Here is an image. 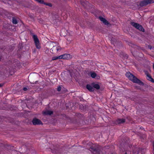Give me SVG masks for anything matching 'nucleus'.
Masks as SVG:
<instances>
[{"label":"nucleus","mask_w":154,"mask_h":154,"mask_svg":"<svg viewBox=\"0 0 154 154\" xmlns=\"http://www.w3.org/2000/svg\"><path fill=\"white\" fill-rule=\"evenodd\" d=\"M97 76L96 74L94 72H91V76L93 78H94Z\"/></svg>","instance_id":"f3484780"},{"label":"nucleus","mask_w":154,"mask_h":154,"mask_svg":"<svg viewBox=\"0 0 154 154\" xmlns=\"http://www.w3.org/2000/svg\"><path fill=\"white\" fill-rule=\"evenodd\" d=\"M61 56H59L58 57H52V60H56L58 59H61L62 58Z\"/></svg>","instance_id":"2eb2a0df"},{"label":"nucleus","mask_w":154,"mask_h":154,"mask_svg":"<svg viewBox=\"0 0 154 154\" xmlns=\"http://www.w3.org/2000/svg\"><path fill=\"white\" fill-rule=\"evenodd\" d=\"M111 154H113V153H112Z\"/></svg>","instance_id":"72a5a7b5"},{"label":"nucleus","mask_w":154,"mask_h":154,"mask_svg":"<svg viewBox=\"0 0 154 154\" xmlns=\"http://www.w3.org/2000/svg\"><path fill=\"white\" fill-rule=\"evenodd\" d=\"M68 119H69V118L68 117Z\"/></svg>","instance_id":"473e14b6"},{"label":"nucleus","mask_w":154,"mask_h":154,"mask_svg":"<svg viewBox=\"0 0 154 154\" xmlns=\"http://www.w3.org/2000/svg\"><path fill=\"white\" fill-rule=\"evenodd\" d=\"M60 56H61V57H62L61 59H66L67 58V54L60 55Z\"/></svg>","instance_id":"dca6fc26"},{"label":"nucleus","mask_w":154,"mask_h":154,"mask_svg":"<svg viewBox=\"0 0 154 154\" xmlns=\"http://www.w3.org/2000/svg\"><path fill=\"white\" fill-rule=\"evenodd\" d=\"M27 90V89L26 88H23V90L24 91H26Z\"/></svg>","instance_id":"5701e85b"},{"label":"nucleus","mask_w":154,"mask_h":154,"mask_svg":"<svg viewBox=\"0 0 154 154\" xmlns=\"http://www.w3.org/2000/svg\"><path fill=\"white\" fill-rule=\"evenodd\" d=\"M72 57V56L71 55H70L68 54V60L71 59Z\"/></svg>","instance_id":"aec40b11"},{"label":"nucleus","mask_w":154,"mask_h":154,"mask_svg":"<svg viewBox=\"0 0 154 154\" xmlns=\"http://www.w3.org/2000/svg\"><path fill=\"white\" fill-rule=\"evenodd\" d=\"M148 48L150 49H151V46L150 45H149L148 46Z\"/></svg>","instance_id":"393cba45"},{"label":"nucleus","mask_w":154,"mask_h":154,"mask_svg":"<svg viewBox=\"0 0 154 154\" xmlns=\"http://www.w3.org/2000/svg\"><path fill=\"white\" fill-rule=\"evenodd\" d=\"M152 0H144L140 2V5L141 7L146 6L149 4L152 3Z\"/></svg>","instance_id":"20e7f679"},{"label":"nucleus","mask_w":154,"mask_h":154,"mask_svg":"<svg viewBox=\"0 0 154 154\" xmlns=\"http://www.w3.org/2000/svg\"><path fill=\"white\" fill-rule=\"evenodd\" d=\"M99 19L101 21L103 22L105 25H107L109 24L108 22L106 20L105 18H103L102 17H99Z\"/></svg>","instance_id":"9d476101"},{"label":"nucleus","mask_w":154,"mask_h":154,"mask_svg":"<svg viewBox=\"0 0 154 154\" xmlns=\"http://www.w3.org/2000/svg\"><path fill=\"white\" fill-rule=\"evenodd\" d=\"M153 69L154 70V63L153 64Z\"/></svg>","instance_id":"cd10ccee"},{"label":"nucleus","mask_w":154,"mask_h":154,"mask_svg":"<svg viewBox=\"0 0 154 154\" xmlns=\"http://www.w3.org/2000/svg\"><path fill=\"white\" fill-rule=\"evenodd\" d=\"M55 152H56V153L57 152H56V151H55Z\"/></svg>","instance_id":"2f4dec72"},{"label":"nucleus","mask_w":154,"mask_h":154,"mask_svg":"<svg viewBox=\"0 0 154 154\" xmlns=\"http://www.w3.org/2000/svg\"><path fill=\"white\" fill-rule=\"evenodd\" d=\"M43 4L45 5H47L48 3L44 2L43 1Z\"/></svg>","instance_id":"a878e982"},{"label":"nucleus","mask_w":154,"mask_h":154,"mask_svg":"<svg viewBox=\"0 0 154 154\" xmlns=\"http://www.w3.org/2000/svg\"><path fill=\"white\" fill-rule=\"evenodd\" d=\"M131 24L133 27L143 32H144V29H143V27L139 23L134 22H132L131 23Z\"/></svg>","instance_id":"f03ea898"},{"label":"nucleus","mask_w":154,"mask_h":154,"mask_svg":"<svg viewBox=\"0 0 154 154\" xmlns=\"http://www.w3.org/2000/svg\"><path fill=\"white\" fill-rule=\"evenodd\" d=\"M89 150L93 153V154H100V150L98 147L92 146L89 149Z\"/></svg>","instance_id":"7ed1b4c3"},{"label":"nucleus","mask_w":154,"mask_h":154,"mask_svg":"<svg viewBox=\"0 0 154 154\" xmlns=\"http://www.w3.org/2000/svg\"><path fill=\"white\" fill-rule=\"evenodd\" d=\"M125 75L131 81L134 83H137L140 85H143V82L130 72H127Z\"/></svg>","instance_id":"f257e3e1"},{"label":"nucleus","mask_w":154,"mask_h":154,"mask_svg":"<svg viewBox=\"0 0 154 154\" xmlns=\"http://www.w3.org/2000/svg\"><path fill=\"white\" fill-rule=\"evenodd\" d=\"M93 85V87L97 90L99 89L100 88V86L98 84H95L94 83H92Z\"/></svg>","instance_id":"4468645a"},{"label":"nucleus","mask_w":154,"mask_h":154,"mask_svg":"<svg viewBox=\"0 0 154 154\" xmlns=\"http://www.w3.org/2000/svg\"><path fill=\"white\" fill-rule=\"evenodd\" d=\"M154 3V1H153V0L152 1V3Z\"/></svg>","instance_id":"bb28decb"},{"label":"nucleus","mask_w":154,"mask_h":154,"mask_svg":"<svg viewBox=\"0 0 154 154\" xmlns=\"http://www.w3.org/2000/svg\"><path fill=\"white\" fill-rule=\"evenodd\" d=\"M32 122L34 125H40L42 124L41 121L36 118L33 119L32 120Z\"/></svg>","instance_id":"423d86ee"},{"label":"nucleus","mask_w":154,"mask_h":154,"mask_svg":"<svg viewBox=\"0 0 154 154\" xmlns=\"http://www.w3.org/2000/svg\"><path fill=\"white\" fill-rule=\"evenodd\" d=\"M125 121V120L123 119H118L114 122V123L116 125L124 123Z\"/></svg>","instance_id":"0eeeda50"},{"label":"nucleus","mask_w":154,"mask_h":154,"mask_svg":"<svg viewBox=\"0 0 154 154\" xmlns=\"http://www.w3.org/2000/svg\"><path fill=\"white\" fill-rule=\"evenodd\" d=\"M3 85V84H0V87L2 86Z\"/></svg>","instance_id":"b1692460"},{"label":"nucleus","mask_w":154,"mask_h":154,"mask_svg":"<svg viewBox=\"0 0 154 154\" xmlns=\"http://www.w3.org/2000/svg\"><path fill=\"white\" fill-rule=\"evenodd\" d=\"M47 5L48 6H49L50 7H51L52 6V4L50 3L47 4Z\"/></svg>","instance_id":"4be33fe9"},{"label":"nucleus","mask_w":154,"mask_h":154,"mask_svg":"<svg viewBox=\"0 0 154 154\" xmlns=\"http://www.w3.org/2000/svg\"><path fill=\"white\" fill-rule=\"evenodd\" d=\"M124 154H128L127 152H125Z\"/></svg>","instance_id":"c756f323"},{"label":"nucleus","mask_w":154,"mask_h":154,"mask_svg":"<svg viewBox=\"0 0 154 154\" xmlns=\"http://www.w3.org/2000/svg\"><path fill=\"white\" fill-rule=\"evenodd\" d=\"M61 90V87L60 86H58L57 88V91H60Z\"/></svg>","instance_id":"412c9836"},{"label":"nucleus","mask_w":154,"mask_h":154,"mask_svg":"<svg viewBox=\"0 0 154 154\" xmlns=\"http://www.w3.org/2000/svg\"><path fill=\"white\" fill-rule=\"evenodd\" d=\"M139 152H138L137 153V154H139Z\"/></svg>","instance_id":"7c9ffc66"},{"label":"nucleus","mask_w":154,"mask_h":154,"mask_svg":"<svg viewBox=\"0 0 154 154\" xmlns=\"http://www.w3.org/2000/svg\"><path fill=\"white\" fill-rule=\"evenodd\" d=\"M35 0L40 3H43V0Z\"/></svg>","instance_id":"6ab92c4d"},{"label":"nucleus","mask_w":154,"mask_h":154,"mask_svg":"<svg viewBox=\"0 0 154 154\" xmlns=\"http://www.w3.org/2000/svg\"><path fill=\"white\" fill-rule=\"evenodd\" d=\"M43 114L45 115H50L53 113V112L50 110H47L43 112Z\"/></svg>","instance_id":"1a4fd4ad"},{"label":"nucleus","mask_w":154,"mask_h":154,"mask_svg":"<svg viewBox=\"0 0 154 154\" xmlns=\"http://www.w3.org/2000/svg\"><path fill=\"white\" fill-rule=\"evenodd\" d=\"M61 48L59 46H54L51 50L53 51L54 50H56L57 51H60L61 50Z\"/></svg>","instance_id":"f8f14e48"},{"label":"nucleus","mask_w":154,"mask_h":154,"mask_svg":"<svg viewBox=\"0 0 154 154\" xmlns=\"http://www.w3.org/2000/svg\"><path fill=\"white\" fill-rule=\"evenodd\" d=\"M86 88L88 90L90 91L91 92H92L94 91L93 87L89 84H87L86 85Z\"/></svg>","instance_id":"9b49d317"},{"label":"nucleus","mask_w":154,"mask_h":154,"mask_svg":"<svg viewBox=\"0 0 154 154\" xmlns=\"http://www.w3.org/2000/svg\"><path fill=\"white\" fill-rule=\"evenodd\" d=\"M146 79L147 80L151 81L152 82L154 83V79L148 74L146 75Z\"/></svg>","instance_id":"ddd939ff"},{"label":"nucleus","mask_w":154,"mask_h":154,"mask_svg":"<svg viewBox=\"0 0 154 154\" xmlns=\"http://www.w3.org/2000/svg\"><path fill=\"white\" fill-rule=\"evenodd\" d=\"M52 18L53 21L55 20V22H54V23H57L59 20L58 19V16L56 14H53Z\"/></svg>","instance_id":"6e6552de"},{"label":"nucleus","mask_w":154,"mask_h":154,"mask_svg":"<svg viewBox=\"0 0 154 154\" xmlns=\"http://www.w3.org/2000/svg\"><path fill=\"white\" fill-rule=\"evenodd\" d=\"M12 23L14 24H16L17 23V20L14 18H13L12 19Z\"/></svg>","instance_id":"a211bd4d"},{"label":"nucleus","mask_w":154,"mask_h":154,"mask_svg":"<svg viewBox=\"0 0 154 154\" xmlns=\"http://www.w3.org/2000/svg\"><path fill=\"white\" fill-rule=\"evenodd\" d=\"M140 148H139L138 149V151H139L140 150Z\"/></svg>","instance_id":"c85d7f7f"},{"label":"nucleus","mask_w":154,"mask_h":154,"mask_svg":"<svg viewBox=\"0 0 154 154\" xmlns=\"http://www.w3.org/2000/svg\"><path fill=\"white\" fill-rule=\"evenodd\" d=\"M33 37L36 48L38 49H40L41 48L37 36L36 35H33Z\"/></svg>","instance_id":"39448f33"}]
</instances>
